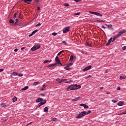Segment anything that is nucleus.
<instances>
[{
	"label": "nucleus",
	"mask_w": 126,
	"mask_h": 126,
	"mask_svg": "<svg viewBox=\"0 0 126 126\" xmlns=\"http://www.w3.org/2000/svg\"><path fill=\"white\" fill-rule=\"evenodd\" d=\"M107 26H108L109 28H112V27H113V26L112 25H107Z\"/></svg>",
	"instance_id": "a19ab883"
},
{
	"label": "nucleus",
	"mask_w": 126,
	"mask_h": 126,
	"mask_svg": "<svg viewBox=\"0 0 126 126\" xmlns=\"http://www.w3.org/2000/svg\"><path fill=\"white\" fill-rule=\"evenodd\" d=\"M12 75H13L14 76H15L16 75H18V73L17 72H13L12 73Z\"/></svg>",
	"instance_id": "a878e982"
},
{
	"label": "nucleus",
	"mask_w": 126,
	"mask_h": 126,
	"mask_svg": "<svg viewBox=\"0 0 126 126\" xmlns=\"http://www.w3.org/2000/svg\"><path fill=\"white\" fill-rule=\"evenodd\" d=\"M44 112L45 113H48L49 112V108L48 107H46L44 109Z\"/></svg>",
	"instance_id": "9d476101"
},
{
	"label": "nucleus",
	"mask_w": 126,
	"mask_h": 126,
	"mask_svg": "<svg viewBox=\"0 0 126 126\" xmlns=\"http://www.w3.org/2000/svg\"><path fill=\"white\" fill-rule=\"evenodd\" d=\"M64 52V50H62L61 51H60L58 54V56H61V54H63V53Z\"/></svg>",
	"instance_id": "4be33fe9"
},
{
	"label": "nucleus",
	"mask_w": 126,
	"mask_h": 126,
	"mask_svg": "<svg viewBox=\"0 0 126 126\" xmlns=\"http://www.w3.org/2000/svg\"><path fill=\"white\" fill-rule=\"evenodd\" d=\"M92 67V66L91 65H90V66L86 67L85 68H84L83 70V71H84V72H85V71H87L89 70V69H91Z\"/></svg>",
	"instance_id": "20e7f679"
},
{
	"label": "nucleus",
	"mask_w": 126,
	"mask_h": 126,
	"mask_svg": "<svg viewBox=\"0 0 126 126\" xmlns=\"http://www.w3.org/2000/svg\"><path fill=\"white\" fill-rule=\"evenodd\" d=\"M19 17L21 19H22V14H21V13H20L19 14Z\"/></svg>",
	"instance_id": "f704fd0d"
},
{
	"label": "nucleus",
	"mask_w": 126,
	"mask_h": 126,
	"mask_svg": "<svg viewBox=\"0 0 126 126\" xmlns=\"http://www.w3.org/2000/svg\"><path fill=\"white\" fill-rule=\"evenodd\" d=\"M86 46H88V47H91V44L90 43H86Z\"/></svg>",
	"instance_id": "473e14b6"
},
{
	"label": "nucleus",
	"mask_w": 126,
	"mask_h": 126,
	"mask_svg": "<svg viewBox=\"0 0 126 126\" xmlns=\"http://www.w3.org/2000/svg\"><path fill=\"white\" fill-rule=\"evenodd\" d=\"M124 101H119L118 103V106H123V105H124Z\"/></svg>",
	"instance_id": "f8f14e48"
},
{
	"label": "nucleus",
	"mask_w": 126,
	"mask_h": 126,
	"mask_svg": "<svg viewBox=\"0 0 126 126\" xmlns=\"http://www.w3.org/2000/svg\"><path fill=\"white\" fill-rule=\"evenodd\" d=\"M69 82H72V80H69L68 81L65 82V83H69Z\"/></svg>",
	"instance_id": "49530a36"
},
{
	"label": "nucleus",
	"mask_w": 126,
	"mask_h": 126,
	"mask_svg": "<svg viewBox=\"0 0 126 126\" xmlns=\"http://www.w3.org/2000/svg\"><path fill=\"white\" fill-rule=\"evenodd\" d=\"M96 22H98L99 23H101V22H105V21L101 20V19H99V20H96Z\"/></svg>",
	"instance_id": "ddd939ff"
},
{
	"label": "nucleus",
	"mask_w": 126,
	"mask_h": 126,
	"mask_svg": "<svg viewBox=\"0 0 126 126\" xmlns=\"http://www.w3.org/2000/svg\"><path fill=\"white\" fill-rule=\"evenodd\" d=\"M117 90H121V87H118Z\"/></svg>",
	"instance_id": "680f3d73"
},
{
	"label": "nucleus",
	"mask_w": 126,
	"mask_h": 126,
	"mask_svg": "<svg viewBox=\"0 0 126 126\" xmlns=\"http://www.w3.org/2000/svg\"><path fill=\"white\" fill-rule=\"evenodd\" d=\"M40 25H41V23H38L36 25V27H38V26H40Z\"/></svg>",
	"instance_id": "603ef678"
},
{
	"label": "nucleus",
	"mask_w": 126,
	"mask_h": 126,
	"mask_svg": "<svg viewBox=\"0 0 126 126\" xmlns=\"http://www.w3.org/2000/svg\"><path fill=\"white\" fill-rule=\"evenodd\" d=\"M112 102L113 103H117V102H118V99H112Z\"/></svg>",
	"instance_id": "c85d7f7f"
},
{
	"label": "nucleus",
	"mask_w": 126,
	"mask_h": 126,
	"mask_svg": "<svg viewBox=\"0 0 126 126\" xmlns=\"http://www.w3.org/2000/svg\"><path fill=\"white\" fill-rule=\"evenodd\" d=\"M55 121H57V118H54L52 119V122H55Z\"/></svg>",
	"instance_id": "ea45409f"
},
{
	"label": "nucleus",
	"mask_w": 126,
	"mask_h": 126,
	"mask_svg": "<svg viewBox=\"0 0 126 126\" xmlns=\"http://www.w3.org/2000/svg\"><path fill=\"white\" fill-rule=\"evenodd\" d=\"M68 67H65L64 68V69H66V70H69V68H67Z\"/></svg>",
	"instance_id": "8fccbe9b"
},
{
	"label": "nucleus",
	"mask_w": 126,
	"mask_h": 126,
	"mask_svg": "<svg viewBox=\"0 0 126 126\" xmlns=\"http://www.w3.org/2000/svg\"><path fill=\"white\" fill-rule=\"evenodd\" d=\"M36 50H37V49L36 48L35 46H33V47L31 48V51H36Z\"/></svg>",
	"instance_id": "2eb2a0df"
},
{
	"label": "nucleus",
	"mask_w": 126,
	"mask_h": 126,
	"mask_svg": "<svg viewBox=\"0 0 126 126\" xmlns=\"http://www.w3.org/2000/svg\"><path fill=\"white\" fill-rule=\"evenodd\" d=\"M64 79H61V81H62V82H64Z\"/></svg>",
	"instance_id": "4d7b16f0"
},
{
	"label": "nucleus",
	"mask_w": 126,
	"mask_h": 126,
	"mask_svg": "<svg viewBox=\"0 0 126 126\" xmlns=\"http://www.w3.org/2000/svg\"><path fill=\"white\" fill-rule=\"evenodd\" d=\"M73 55H71L70 57V59H69V61L71 62V61H72V60H73Z\"/></svg>",
	"instance_id": "5701e85b"
},
{
	"label": "nucleus",
	"mask_w": 126,
	"mask_h": 126,
	"mask_svg": "<svg viewBox=\"0 0 126 126\" xmlns=\"http://www.w3.org/2000/svg\"><path fill=\"white\" fill-rule=\"evenodd\" d=\"M112 40H113V38L111 37L109 39L108 42L106 44V46H109V45L111 44V43L112 42Z\"/></svg>",
	"instance_id": "0eeeda50"
},
{
	"label": "nucleus",
	"mask_w": 126,
	"mask_h": 126,
	"mask_svg": "<svg viewBox=\"0 0 126 126\" xmlns=\"http://www.w3.org/2000/svg\"><path fill=\"white\" fill-rule=\"evenodd\" d=\"M34 34L32 32L31 34L29 35V37H32Z\"/></svg>",
	"instance_id": "3c124183"
},
{
	"label": "nucleus",
	"mask_w": 126,
	"mask_h": 126,
	"mask_svg": "<svg viewBox=\"0 0 126 126\" xmlns=\"http://www.w3.org/2000/svg\"><path fill=\"white\" fill-rule=\"evenodd\" d=\"M42 101H43V98H39L36 99V102L37 103H39V102H42Z\"/></svg>",
	"instance_id": "1a4fd4ad"
},
{
	"label": "nucleus",
	"mask_w": 126,
	"mask_h": 126,
	"mask_svg": "<svg viewBox=\"0 0 126 126\" xmlns=\"http://www.w3.org/2000/svg\"><path fill=\"white\" fill-rule=\"evenodd\" d=\"M36 32H38V30H35L34 31H33L32 33V34H35V33H36Z\"/></svg>",
	"instance_id": "2f4dec72"
},
{
	"label": "nucleus",
	"mask_w": 126,
	"mask_h": 126,
	"mask_svg": "<svg viewBox=\"0 0 126 126\" xmlns=\"http://www.w3.org/2000/svg\"><path fill=\"white\" fill-rule=\"evenodd\" d=\"M90 13L91 14H94V15H97V16H101L102 17L103 15H102L100 13L96 12H92V11H90Z\"/></svg>",
	"instance_id": "7ed1b4c3"
},
{
	"label": "nucleus",
	"mask_w": 126,
	"mask_h": 126,
	"mask_svg": "<svg viewBox=\"0 0 126 126\" xmlns=\"http://www.w3.org/2000/svg\"><path fill=\"white\" fill-rule=\"evenodd\" d=\"M3 69H0V72H1V71H3Z\"/></svg>",
	"instance_id": "bf43d9fd"
},
{
	"label": "nucleus",
	"mask_w": 126,
	"mask_h": 126,
	"mask_svg": "<svg viewBox=\"0 0 126 126\" xmlns=\"http://www.w3.org/2000/svg\"><path fill=\"white\" fill-rule=\"evenodd\" d=\"M13 102L14 103V102H16L17 101V98L16 97H14L12 98Z\"/></svg>",
	"instance_id": "aec40b11"
},
{
	"label": "nucleus",
	"mask_w": 126,
	"mask_h": 126,
	"mask_svg": "<svg viewBox=\"0 0 126 126\" xmlns=\"http://www.w3.org/2000/svg\"><path fill=\"white\" fill-rule=\"evenodd\" d=\"M23 1H24L26 3L30 4V2H28L27 1L31 2V1H32V0H23Z\"/></svg>",
	"instance_id": "9b49d317"
},
{
	"label": "nucleus",
	"mask_w": 126,
	"mask_h": 126,
	"mask_svg": "<svg viewBox=\"0 0 126 126\" xmlns=\"http://www.w3.org/2000/svg\"><path fill=\"white\" fill-rule=\"evenodd\" d=\"M91 113V111L88 110V111H82L80 113L77 115L76 116V119H81L82 117H84V116H86L87 115H89Z\"/></svg>",
	"instance_id": "f03ea898"
},
{
	"label": "nucleus",
	"mask_w": 126,
	"mask_h": 126,
	"mask_svg": "<svg viewBox=\"0 0 126 126\" xmlns=\"http://www.w3.org/2000/svg\"><path fill=\"white\" fill-rule=\"evenodd\" d=\"M126 77H124L123 76H121L120 77V79L122 80V79H126Z\"/></svg>",
	"instance_id": "72a5a7b5"
},
{
	"label": "nucleus",
	"mask_w": 126,
	"mask_h": 126,
	"mask_svg": "<svg viewBox=\"0 0 126 126\" xmlns=\"http://www.w3.org/2000/svg\"><path fill=\"white\" fill-rule=\"evenodd\" d=\"M37 10L39 11L40 10V7H37Z\"/></svg>",
	"instance_id": "0e129e2a"
},
{
	"label": "nucleus",
	"mask_w": 126,
	"mask_h": 126,
	"mask_svg": "<svg viewBox=\"0 0 126 126\" xmlns=\"http://www.w3.org/2000/svg\"><path fill=\"white\" fill-rule=\"evenodd\" d=\"M46 87H47V86H46V85H45V84L43 85V88H46Z\"/></svg>",
	"instance_id": "6e6d98bb"
},
{
	"label": "nucleus",
	"mask_w": 126,
	"mask_h": 126,
	"mask_svg": "<svg viewBox=\"0 0 126 126\" xmlns=\"http://www.w3.org/2000/svg\"><path fill=\"white\" fill-rule=\"evenodd\" d=\"M16 15H17V13H15L14 16H13V18L14 19H15V18H16Z\"/></svg>",
	"instance_id": "c9c22d12"
},
{
	"label": "nucleus",
	"mask_w": 126,
	"mask_h": 126,
	"mask_svg": "<svg viewBox=\"0 0 126 126\" xmlns=\"http://www.w3.org/2000/svg\"><path fill=\"white\" fill-rule=\"evenodd\" d=\"M28 89V86H26L25 87H24L22 89V91H24L25 90H27Z\"/></svg>",
	"instance_id": "6ab92c4d"
},
{
	"label": "nucleus",
	"mask_w": 126,
	"mask_h": 126,
	"mask_svg": "<svg viewBox=\"0 0 126 126\" xmlns=\"http://www.w3.org/2000/svg\"><path fill=\"white\" fill-rule=\"evenodd\" d=\"M74 1L76 2H80L81 1V0H74Z\"/></svg>",
	"instance_id": "c03bdc74"
},
{
	"label": "nucleus",
	"mask_w": 126,
	"mask_h": 126,
	"mask_svg": "<svg viewBox=\"0 0 126 126\" xmlns=\"http://www.w3.org/2000/svg\"><path fill=\"white\" fill-rule=\"evenodd\" d=\"M46 102H47L46 101V100H44L43 102H41L39 103H38V107H41V106H43V105H44V104H46Z\"/></svg>",
	"instance_id": "423d86ee"
},
{
	"label": "nucleus",
	"mask_w": 126,
	"mask_h": 126,
	"mask_svg": "<svg viewBox=\"0 0 126 126\" xmlns=\"http://www.w3.org/2000/svg\"><path fill=\"white\" fill-rule=\"evenodd\" d=\"M59 82L60 83H62V82H63L62 81V80L60 79V80H59Z\"/></svg>",
	"instance_id": "e2e57ef3"
},
{
	"label": "nucleus",
	"mask_w": 126,
	"mask_h": 126,
	"mask_svg": "<svg viewBox=\"0 0 126 126\" xmlns=\"http://www.w3.org/2000/svg\"><path fill=\"white\" fill-rule=\"evenodd\" d=\"M23 75V74H18V76H21H21H22Z\"/></svg>",
	"instance_id": "864d4df0"
},
{
	"label": "nucleus",
	"mask_w": 126,
	"mask_h": 126,
	"mask_svg": "<svg viewBox=\"0 0 126 126\" xmlns=\"http://www.w3.org/2000/svg\"><path fill=\"white\" fill-rule=\"evenodd\" d=\"M102 28H103V29H106L107 28V27H106L105 26L102 25L101 27Z\"/></svg>",
	"instance_id": "09e8293b"
},
{
	"label": "nucleus",
	"mask_w": 126,
	"mask_h": 126,
	"mask_svg": "<svg viewBox=\"0 0 126 126\" xmlns=\"http://www.w3.org/2000/svg\"><path fill=\"white\" fill-rule=\"evenodd\" d=\"M62 43H63V44H64V45H67V43H66V41H63Z\"/></svg>",
	"instance_id": "37998d69"
},
{
	"label": "nucleus",
	"mask_w": 126,
	"mask_h": 126,
	"mask_svg": "<svg viewBox=\"0 0 126 126\" xmlns=\"http://www.w3.org/2000/svg\"><path fill=\"white\" fill-rule=\"evenodd\" d=\"M35 47L36 50H38V49H40V48H41V45H36Z\"/></svg>",
	"instance_id": "c756f323"
},
{
	"label": "nucleus",
	"mask_w": 126,
	"mask_h": 126,
	"mask_svg": "<svg viewBox=\"0 0 126 126\" xmlns=\"http://www.w3.org/2000/svg\"><path fill=\"white\" fill-rule=\"evenodd\" d=\"M55 61H56V62H58V61H60V59H59L58 56H56V57L55 58Z\"/></svg>",
	"instance_id": "7c9ffc66"
},
{
	"label": "nucleus",
	"mask_w": 126,
	"mask_h": 126,
	"mask_svg": "<svg viewBox=\"0 0 126 126\" xmlns=\"http://www.w3.org/2000/svg\"><path fill=\"white\" fill-rule=\"evenodd\" d=\"M68 31H69V27H67L66 28L63 29V33H67V32H68Z\"/></svg>",
	"instance_id": "39448f33"
},
{
	"label": "nucleus",
	"mask_w": 126,
	"mask_h": 126,
	"mask_svg": "<svg viewBox=\"0 0 126 126\" xmlns=\"http://www.w3.org/2000/svg\"><path fill=\"white\" fill-rule=\"evenodd\" d=\"M56 62H57V63L58 64H61V66H62V65H63V64L62 63V62H61V60H59L58 61H56Z\"/></svg>",
	"instance_id": "b1692460"
},
{
	"label": "nucleus",
	"mask_w": 126,
	"mask_h": 126,
	"mask_svg": "<svg viewBox=\"0 0 126 126\" xmlns=\"http://www.w3.org/2000/svg\"><path fill=\"white\" fill-rule=\"evenodd\" d=\"M38 84H40V82H35L34 83H33V86H36V85H38Z\"/></svg>",
	"instance_id": "f3484780"
},
{
	"label": "nucleus",
	"mask_w": 126,
	"mask_h": 126,
	"mask_svg": "<svg viewBox=\"0 0 126 126\" xmlns=\"http://www.w3.org/2000/svg\"><path fill=\"white\" fill-rule=\"evenodd\" d=\"M120 32V34L121 35H122V34H124V33H126V30H123L121 32Z\"/></svg>",
	"instance_id": "dca6fc26"
},
{
	"label": "nucleus",
	"mask_w": 126,
	"mask_h": 126,
	"mask_svg": "<svg viewBox=\"0 0 126 126\" xmlns=\"http://www.w3.org/2000/svg\"><path fill=\"white\" fill-rule=\"evenodd\" d=\"M52 35L53 36H57V35H58V33L53 32Z\"/></svg>",
	"instance_id": "e433bc0d"
},
{
	"label": "nucleus",
	"mask_w": 126,
	"mask_h": 126,
	"mask_svg": "<svg viewBox=\"0 0 126 126\" xmlns=\"http://www.w3.org/2000/svg\"><path fill=\"white\" fill-rule=\"evenodd\" d=\"M90 77H91V75H89V76L87 77V78H90Z\"/></svg>",
	"instance_id": "69168bd1"
},
{
	"label": "nucleus",
	"mask_w": 126,
	"mask_h": 126,
	"mask_svg": "<svg viewBox=\"0 0 126 126\" xmlns=\"http://www.w3.org/2000/svg\"><path fill=\"white\" fill-rule=\"evenodd\" d=\"M9 23H12V24H13V23H14V21H13L12 19H10L9 21Z\"/></svg>",
	"instance_id": "393cba45"
},
{
	"label": "nucleus",
	"mask_w": 126,
	"mask_h": 126,
	"mask_svg": "<svg viewBox=\"0 0 126 126\" xmlns=\"http://www.w3.org/2000/svg\"><path fill=\"white\" fill-rule=\"evenodd\" d=\"M53 64H54V66H55V65H57L58 64V62L55 63H54Z\"/></svg>",
	"instance_id": "13d9d810"
},
{
	"label": "nucleus",
	"mask_w": 126,
	"mask_h": 126,
	"mask_svg": "<svg viewBox=\"0 0 126 126\" xmlns=\"http://www.w3.org/2000/svg\"><path fill=\"white\" fill-rule=\"evenodd\" d=\"M40 95H41V96H45V94H41Z\"/></svg>",
	"instance_id": "774afa93"
},
{
	"label": "nucleus",
	"mask_w": 126,
	"mask_h": 126,
	"mask_svg": "<svg viewBox=\"0 0 126 126\" xmlns=\"http://www.w3.org/2000/svg\"><path fill=\"white\" fill-rule=\"evenodd\" d=\"M41 90H42V91H43V90H45V88H42L41 89Z\"/></svg>",
	"instance_id": "338daca9"
},
{
	"label": "nucleus",
	"mask_w": 126,
	"mask_h": 126,
	"mask_svg": "<svg viewBox=\"0 0 126 126\" xmlns=\"http://www.w3.org/2000/svg\"><path fill=\"white\" fill-rule=\"evenodd\" d=\"M122 50H123V51H125V50H126V46L123 47L122 48Z\"/></svg>",
	"instance_id": "de8ad7c7"
},
{
	"label": "nucleus",
	"mask_w": 126,
	"mask_h": 126,
	"mask_svg": "<svg viewBox=\"0 0 126 126\" xmlns=\"http://www.w3.org/2000/svg\"><path fill=\"white\" fill-rule=\"evenodd\" d=\"M17 51H18V49L17 48L15 49L14 52H17Z\"/></svg>",
	"instance_id": "052dcab7"
},
{
	"label": "nucleus",
	"mask_w": 126,
	"mask_h": 126,
	"mask_svg": "<svg viewBox=\"0 0 126 126\" xmlns=\"http://www.w3.org/2000/svg\"><path fill=\"white\" fill-rule=\"evenodd\" d=\"M118 36H117L116 35L114 36V38L112 40V42H114V41H116V39H117Z\"/></svg>",
	"instance_id": "412c9836"
},
{
	"label": "nucleus",
	"mask_w": 126,
	"mask_h": 126,
	"mask_svg": "<svg viewBox=\"0 0 126 126\" xmlns=\"http://www.w3.org/2000/svg\"><path fill=\"white\" fill-rule=\"evenodd\" d=\"M49 62H50V61H49V60H45V61L43 62V63H49Z\"/></svg>",
	"instance_id": "58836bf2"
},
{
	"label": "nucleus",
	"mask_w": 126,
	"mask_h": 126,
	"mask_svg": "<svg viewBox=\"0 0 126 126\" xmlns=\"http://www.w3.org/2000/svg\"><path fill=\"white\" fill-rule=\"evenodd\" d=\"M1 108H5L6 107V104L5 103H1Z\"/></svg>",
	"instance_id": "4468645a"
},
{
	"label": "nucleus",
	"mask_w": 126,
	"mask_h": 126,
	"mask_svg": "<svg viewBox=\"0 0 126 126\" xmlns=\"http://www.w3.org/2000/svg\"><path fill=\"white\" fill-rule=\"evenodd\" d=\"M72 64H73V63H69L68 64V65H67V67H69V66L72 65Z\"/></svg>",
	"instance_id": "bb28decb"
},
{
	"label": "nucleus",
	"mask_w": 126,
	"mask_h": 126,
	"mask_svg": "<svg viewBox=\"0 0 126 126\" xmlns=\"http://www.w3.org/2000/svg\"><path fill=\"white\" fill-rule=\"evenodd\" d=\"M18 22V19H16V22L14 23V25H16V24Z\"/></svg>",
	"instance_id": "79ce46f5"
},
{
	"label": "nucleus",
	"mask_w": 126,
	"mask_h": 126,
	"mask_svg": "<svg viewBox=\"0 0 126 126\" xmlns=\"http://www.w3.org/2000/svg\"><path fill=\"white\" fill-rule=\"evenodd\" d=\"M80 106H81L82 107H84V108H85V109H88V108H89V106L86 105L85 104L82 103L80 104Z\"/></svg>",
	"instance_id": "6e6552de"
},
{
	"label": "nucleus",
	"mask_w": 126,
	"mask_h": 126,
	"mask_svg": "<svg viewBox=\"0 0 126 126\" xmlns=\"http://www.w3.org/2000/svg\"><path fill=\"white\" fill-rule=\"evenodd\" d=\"M121 35L122 34H121V33L119 32L118 34H116V36L117 37V38H119V37H120V36H121Z\"/></svg>",
	"instance_id": "cd10ccee"
},
{
	"label": "nucleus",
	"mask_w": 126,
	"mask_h": 126,
	"mask_svg": "<svg viewBox=\"0 0 126 126\" xmlns=\"http://www.w3.org/2000/svg\"><path fill=\"white\" fill-rule=\"evenodd\" d=\"M63 4H64V6H69L68 3H65Z\"/></svg>",
	"instance_id": "4c0bfd02"
},
{
	"label": "nucleus",
	"mask_w": 126,
	"mask_h": 126,
	"mask_svg": "<svg viewBox=\"0 0 126 126\" xmlns=\"http://www.w3.org/2000/svg\"><path fill=\"white\" fill-rule=\"evenodd\" d=\"M80 99V97H76V98H74L72 99V101H78V100H79Z\"/></svg>",
	"instance_id": "a211bd4d"
},
{
	"label": "nucleus",
	"mask_w": 126,
	"mask_h": 126,
	"mask_svg": "<svg viewBox=\"0 0 126 126\" xmlns=\"http://www.w3.org/2000/svg\"><path fill=\"white\" fill-rule=\"evenodd\" d=\"M52 66H55L54 64H51L48 66V67H52Z\"/></svg>",
	"instance_id": "a18cd8bd"
},
{
	"label": "nucleus",
	"mask_w": 126,
	"mask_h": 126,
	"mask_svg": "<svg viewBox=\"0 0 126 126\" xmlns=\"http://www.w3.org/2000/svg\"><path fill=\"white\" fill-rule=\"evenodd\" d=\"M81 88V86L77 84L71 85L67 88V91H70L71 90H76L77 89H80Z\"/></svg>",
	"instance_id": "f257e3e1"
},
{
	"label": "nucleus",
	"mask_w": 126,
	"mask_h": 126,
	"mask_svg": "<svg viewBox=\"0 0 126 126\" xmlns=\"http://www.w3.org/2000/svg\"><path fill=\"white\" fill-rule=\"evenodd\" d=\"M80 14V13H76L75 14V15H79Z\"/></svg>",
	"instance_id": "5fc2aeb1"
}]
</instances>
